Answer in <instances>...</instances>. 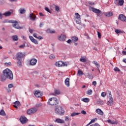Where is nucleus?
I'll use <instances>...</instances> for the list:
<instances>
[{
    "label": "nucleus",
    "instance_id": "10",
    "mask_svg": "<svg viewBox=\"0 0 126 126\" xmlns=\"http://www.w3.org/2000/svg\"><path fill=\"white\" fill-rule=\"evenodd\" d=\"M37 62H38V60L35 58L31 59L30 61V65H36Z\"/></svg>",
    "mask_w": 126,
    "mask_h": 126
},
{
    "label": "nucleus",
    "instance_id": "11",
    "mask_svg": "<svg viewBox=\"0 0 126 126\" xmlns=\"http://www.w3.org/2000/svg\"><path fill=\"white\" fill-rule=\"evenodd\" d=\"M20 121L22 124H26L28 122V119L26 117L22 116L20 118Z\"/></svg>",
    "mask_w": 126,
    "mask_h": 126
},
{
    "label": "nucleus",
    "instance_id": "46",
    "mask_svg": "<svg viewBox=\"0 0 126 126\" xmlns=\"http://www.w3.org/2000/svg\"><path fill=\"white\" fill-rule=\"evenodd\" d=\"M101 97H103V98H105V97H106V93L102 92L101 93Z\"/></svg>",
    "mask_w": 126,
    "mask_h": 126
},
{
    "label": "nucleus",
    "instance_id": "62",
    "mask_svg": "<svg viewBox=\"0 0 126 126\" xmlns=\"http://www.w3.org/2000/svg\"><path fill=\"white\" fill-rule=\"evenodd\" d=\"M67 43H68V44H70L71 43V39H68L67 41Z\"/></svg>",
    "mask_w": 126,
    "mask_h": 126
},
{
    "label": "nucleus",
    "instance_id": "36",
    "mask_svg": "<svg viewBox=\"0 0 126 126\" xmlns=\"http://www.w3.org/2000/svg\"><path fill=\"white\" fill-rule=\"evenodd\" d=\"M77 74H78V75H83V74H84L83 72L82 71L80 70H79L78 71Z\"/></svg>",
    "mask_w": 126,
    "mask_h": 126
},
{
    "label": "nucleus",
    "instance_id": "5",
    "mask_svg": "<svg viewBox=\"0 0 126 126\" xmlns=\"http://www.w3.org/2000/svg\"><path fill=\"white\" fill-rule=\"evenodd\" d=\"M9 23H13L12 24V26L14 27V28H16V29H21L22 28H20L19 25L18 24V22L16 21H9Z\"/></svg>",
    "mask_w": 126,
    "mask_h": 126
},
{
    "label": "nucleus",
    "instance_id": "48",
    "mask_svg": "<svg viewBox=\"0 0 126 126\" xmlns=\"http://www.w3.org/2000/svg\"><path fill=\"white\" fill-rule=\"evenodd\" d=\"M19 48H20V49H22L23 48H25V44H23V45H20L19 46Z\"/></svg>",
    "mask_w": 126,
    "mask_h": 126
},
{
    "label": "nucleus",
    "instance_id": "39",
    "mask_svg": "<svg viewBox=\"0 0 126 126\" xmlns=\"http://www.w3.org/2000/svg\"><path fill=\"white\" fill-rule=\"evenodd\" d=\"M93 91L91 90H88V91H87V94H88V95H91V94H92L93 93Z\"/></svg>",
    "mask_w": 126,
    "mask_h": 126
},
{
    "label": "nucleus",
    "instance_id": "20",
    "mask_svg": "<svg viewBox=\"0 0 126 126\" xmlns=\"http://www.w3.org/2000/svg\"><path fill=\"white\" fill-rule=\"evenodd\" d=\"M95 112L97 113V114L100 115V116H103L104 115V112H103L99 108H97Z\"/></svg>",
    "mask_w": 126,
    "mask_h": 126
},
{
    "label": "nucleus",
    "instance_id": "15",
    "mask_svg": "<svg viewBox=\"0 0 126 126\" xmlns=\"http://www.w3.org/2000/svg\"><path fill=\"white\" fill-rule=\"evenodd\" d=\"M29 39L31 40V42L32 43H34V44H35L36 45L38 44V41L37 40L35 39L33 36L30 35L29 36Z\"/></svg>",
    "mask_w": 126,
    "mask_h": 126
},
{
    "label": "nucleus",
    "instance_id": "21",
    "mask_svg": "<svg viewBox=\"0 0 126 126\" xmlns=\"http://www.w3.org/2000/svg\"><path fill=\"white\" fill-rule=\"evenodd\" d=\"M30 18L31 20H32V21H34V20L36 19V16H35V15H34V14L31 13L30 14Z\"/></svg>",
    "mask_w": 126,
    "mask_h": 126
},
{
    "label": "nucleus",
    "instance_id": "31",
    "mask_svg": "<svg viewBox=\"0 0 126 126\" xmlns=\"http://www.w3.org/2000/svg\"><path fill=\"white\" fill-rule=\"evenodd\" d=\"M81 101H83V102H85V103H88V102H89V98H82Z\"/></svg>",
    "mask_w": 126,
    "mask_h": 126
},
{
    "label": "nucleus",
    "instance_id": "42",
    "mask_svg": "<svg viewBox=\"0 0 126 126\" xmlns=\"http://www.w3.org/2000/svg\"><path fill=\"white\" fill-rule=\"evenodd\" d=\"M96 121H97V118H94L92 119L91 121H90V123L91 124H93V123H95V122H96Z\"/></svg>",
    "mask_w": 126,
    "mask_h": 126
},
{
    "label": "nucleus",
    "instance_id": "2",
    "mask_svg": "<svg viewBox=\"0 0 126 126\" xmlns=\"http://www.w3.org/2000/svg\"><path fill=\"white\" fill-rule=\"evenodd\" d=\"M64 110L63 108L61 106H56L55 109V112L57 115H59L60 116H63L64 115Z\"/></svg>",
    "mask_w": 126,
    "mask_h": 126
},
{
    "label": "nucleus",
    "instance_id": "57",
    "mask_svg": "<svg viewBox=\"0 0 126 126\" xmlns=\"http://www.w3.org/2000/svg\"><path fill=\"white\" fill-rule=\"evenodd\" d=\"M108 94L109 95V98H111V97H112V93L111 91H108Z\"/></svg>",
    "mask_w": 126,
    "mask_h": 126
},
{
    "label": "nucleus",
    "instance_id": "54",
    "mask_svg": "<svg viewBox=\"0 0 126 126\" xmlns=\"http://www.w3.org/2000/svg\"><path fill=\"white\" fill-rule=\"evenodd\" d=\"M65 121L66 122H68V121H69V118L68 116H65Z\"/></svg>",
    "mask_w": 126,
    "mask_h": 126
},
{
    "label": "nucleus",
    "instance_id": "3",
    "mask_svg": "<svg viewBox=\"0 0 126 126\" xmlns=\"http://www.w3.org/2000/svg\"><path fill=\"white\" fill-rule=\"evenodd\" d=\"M48 103L51 106H55V105H58L59 104V101L57 98L52 97L49 99Z\"/></svg>",
    "mask_w": 126,
    "mask_h": 126
},
{
    "label": "nucleus",
    "instance_id": "7",
    "mask_svg": "<svg viewBox=\"0 0 126 126\" xmlns=\"http://www.w3.org/2000/svg\"><path fill=\"white\" fill-rule=\"evenodd\" d=\"M24 57H25V55L22 52H19L16 55V59L17 61L22 60V59H23Z\"/></svg>",
    "mask_w": 126,
    "mask_h": 126
},
{
    "label": "nucleus",
    "instance_id": "27",
    "mask_svg": "<svg viewBox=\"0 0 126 126\" xmlns=\"http://www.w3.org/2000/svg\"><path fill=\"white\" fill-rule=\"evenodd\" d=\"M65 84L67 87H69V78H67L65 80Z\"/></svg>",
    "mask_w": 126,
    "mask_h": 126
},
{
    "label": "nucleus",
    "instance_id": "29",
    "mask_svg": "<svg viewBox=\"0 0 126 126\" xmlns=\"http://www.w3.org/2000/svg\"><path fill=\"white\" fill-rule=\"evenodd\" d=\"M13 41L14 42H16V41H18V36L17 35H13L12 36Z\"/></svg>",
    "mask_w": 126,
    "mask_h": 126
},
{
    "label": "nucleus",
    "instance_id": "9",
    "mask_svg": "<svg viewBox=\"0 0 126 126\" xmlns=\"http://www.w3.org/2000/svg\"><path fill=\"white\" fill-rule=\"evenodd\" d=\"M114 3L116 5H120V6H122V5H124V3L125 2V1L124 0H115Z\"/></svg>",
    "mask_w": 126,
    "mask_h": 126
},
{
    "label": "nucleus",
    "instance_id": "6",
    "mask_svg": "<svg viewBox=\"0 0 126 126\" xmlns=\"http://www.w3.org/2000/svg\"><path fill=\"white\" fill-rule=\"evenodd\" d=\"M90 10L93 11V12H94V13H96V14H97V16H99L98 14H99V13H101L102 12V11H101V10H100V9H96V8H95L93 7H91L90 8Z\"/></svg>",
    "mask_w": 126,
    "mask_h": 126
},
{
    "label": "nucleus",
    "instance_id": "26",
    "mask_svg": "<svg viewBox=\"0 0 126 126\" xmlns=\"http://www.w3.org/2000/svg\"><path fill=\"white\" fill-rule=\"evenodd\" d=\"M3 15H4L6 17H7L8 16H10L11 15V12L10 11H7L5 12L3 14Z\"/></svg>",
    "mask_w": 126,
    "mask_h": 126
},
{
    "label": "nucleus",
    "instance_id": "12",
    "mask_svg": "<svg viewBox=\"0 0 126 126\" xmlns=\"http://www.w3.org/2000/svg\"><path fill=\"white\" fill-rule=\"evenodd\" d=\"M119 19L121 20V21H123L124 22H126V17L124 14H120L119 16Z\"/></svg>",
    "mask_w": 126,
    "mask_h": 126
},
{
    "label": "nucleus",
    "instance_id": "14",
    "mask_svg": "<svg viewBox=\"0 0 126 126\" xmlns=\"http://www.w3.org/2000/svg\"><path fill=\"white\" fill-rule=\"evenodd\" d=\"M75 15L76 16V19H77L76 20V23L77 24H79V23H80V15H79V14H78V13H75ZM77 20H78V21H77Z\"/></svg>",
    "mask_w": 126,
    "mask_h": 126
},
{
    "label": "nucleus",
    "instance_id": "35",
    "mask_svg": "<svg viewBox=\"0 0 126 126\" xmlns=\"http://www.w3.org/2000/svg\"><path fill=\"white\" fill-rule=\"evenodd\" d=\"M88 78H89V79H93V75H92V74L91 73H88Z\"/></svg>",
    "mask_w": 126,
    "mask_h": 126
},
{
    "label": "nucleus",
    "instance_id": "4",
    "mask_svg": "<svg viewBox=\"0 0 126 126\" xmlns=\"http://www.w3.org/2000/svg\"><path fill=\"white\" fill-rule=\"evenodd\" d=\"M67 63L63 61H57L55 63V65L57 67H63V66H67Z\"/></svg>",
    "mask_w": 126,
    "mask_h": 126
},
{
    "label": "nucleus",
    "instance_id": "63",
    "mask_svg": "<svg viewBox=\"0 0 126 126\" xmlns=\"http://www.w3.org/2000/svg\"><path fill=\"white\" fill-rule=\"evenodd\" d=\"M22 39H23L24 40H26V39H27V38H26V36H24V35H22Z\"/></svg>",
    "mask_w": 126,
    "mask_h": 126
},
{
    "label": "nucleus",
    "instance_id": "34",
    "mask_svg": "<svg viewBox=\"0 0 126 126\" xmlns=\"http://www.w3.org/2000/svg\"><path fill=\"white\" fill-rule=\"evenodd\" d=\"M0 116H6V114H5V112H4V110H1V111H0Z\"/></svg>",
    "mask_w": 126,
    "mask_h": 126
},
{
    "label": "nucleus",
    "instance_id": "22",
    "mask_svg": "<svg viewBox=\"0 0 126 126\" xmlns=\"http://www.w3.org/2000/svg\"><path fill=\"white\" fill-rule=\"evenodd\" d=\"M19 12L20 13V14H24L25 12H26V10L24 8H20L19 10Z\"/></svg>",
    "mask_w": 126,
    "mask_h": 126
},
{
    "label": "nucleus",
    "instance_id": "16",
    "mask_svg": "<svg viewBox=\"0 0 126 126\" xmlns=\"http://www.w3.org/2000/svg\"><path fill=\"white\" fill-rule=\"evenodd\" d=\"M34 94L35 97H36L37 98H40V97H41V96H42V94L41 93V92H40V91H35Z\"/></svg>",
    "mask_w": 126,
    "mask_h": 126
},
{
    "label": "nucleus",
    "instance_id": "47",
    "mask_svg": "<svg viewBox=\"0 0 126 126\" xmlns=\"http://www.w3.org/2000/svg\"><path fill=\"white\" fill-rule=\"evenodd\" d=\"M5 65H6L7 66H9L11 65V63L10 62L5 63Z\"/></svg>",
    "mask_w": 126,
    "mask_h": 126
},
{
    "label": "nucleus",
    "instance_id": "64",
    "mask_svg": "<svg viewBox=\"0 0 126 126\" xmlns=\"http://www.w3.org/2000/svg\"><path fill=\"white\" fill-rule=\"evenodd\" d=\"M2 15H3V14H1V13H0V19H2Z\"/></svg>",
    "mask_w": 126,
    "mask_h": 126
},
{
    "label": "nucleus",
    "instance_id": "45",
    "mask_svg": "<svg viewBox=\"0 0 126 126\" xmlns=\"http://www.w3.org/2000/svg\"><path fill=\"white\" fill-rule=\"evenodd\" d=\"M114 70L115 71H118L119 72L121 71V70L118 67H115Z\"/></svg>",
    "mask_w": 126,
    "mask_h": 126
},
{
    "label": "nucleus",
    "instance_id": "49",
    "mask_svg": "<svg viewBox=\"0 0 126 126\" xmlns=\"http://www.w3.org/2000/svg\"><path fill=\"white\" fill-rule=\"evenodd\" d=\"M97 36H98V37L99 38V39H101V37L102 35L101 34V33H100V32H97Z\"/></svg>",
    "mask_w": 126,
    "mask_h": 126
},
{
    "label": "nucleus",
    "instance_id": "19",
    "mask_svg": "<svg viewBox=\"0 0 126 126\" xmlns=\"http://www.w3.org/2000/svg\"><path fill=\"white\" fill-rule=\"evenodd\" d=\"M55 122V123H58V124H64V120L60 118L56 119Z\"/></svg>",
    "mask_w": 126,
    "mask_h": 126
},
{
    "label": "nucleus",
    "instance_id": "37",
    "mask_svg": "<svg viewBox=\"0 0 126 126\" xmlns=\"http://www.w3.org/2000/svg\"><path fill=\"white\" fill-rule=\"evenodd\" d=\"M113 15V13L112 12H109L107 14H106V16H107V17H110L111 16H112Z\"/></svg>",
    "mask_w": 126,
    "mask_h": 126
},
{
    "label": "nucleus",
    "instance_id": "1",
    "mask_svg": "<svg viewBox=\"0 0 126 126\" xmlns=\"http://www.w3.org/2000/svg\"><path fill=\"white\" fill-rule=\"evenodd\" d=\"M2 73L8 79H9L10 80H12V79H13V73H12V71H11L10 69L6 68L3 70Z\"/></svg>",
    "mask_w": 126,
    "mask_h": 126
},
{
    "label": "nucleus",
    "instance_id": "51",
    "mask_svg": "<svg viewBox=\"0 0 126 126\" xmlns=\"http://www.w3.org/2000/svg\"><path fill=\"white\" fill-rule=\"evenodd\" d=\"M29 32L31 33V34H33V32H34V30L30 29V28H29Z\"/></svg>",
    "mask_w": 126,
    "mask_h": 126
},
{
    "label": "nucleus",
    "instance_id": "8",
    "mask_svg": "<svg viewBox=\"0 0 126 126\" xmlns=\"http://www.w3.org/2000/svg\"><path fill=\"white\" fill-rule=\"evenodd\" d=\"M37 109L36 108H33L27 110V113L28 115H32V114H35L37 112Z\"/></svg>",
    "mask_w": 126,
    "mask_h": 126
},
{
    "label": "nucleus",
    "instance_id": "43",
    "mask_svg": "<svg viewBox=\"0 0 126 126\" xmlns=\"http://www.w3.org/2000/svg\"><path fill=\"white\" fill-rule=\"evenodd\" d=\"M55 58V55L53 54H51L49 56V59H50V60H54Z\"/></svg>",
    "mask_w": 126,
    "mask_h": 126
},
{
    "label": "nucleus",
    "instance_id": "25",
    "mask_svg": "<svg viewBox=\"0 0 126 126\" xmlns=\"http://www.w3.org/2000/svg\"><path fill=\"white\" fill-rule=\"evenodd\" d=\"M71 39L72 41H73V42H74V43H75L76 42H77V41H78V37H77L76 36H72L71 37Z\"/></svg>",
    "mask_w": 126,
    "mask_h": 126
},
{
    "label": "nucleus",
    "instance_id": "28",
    "mask_svg": "<svg viewBox=\"0 0 126 126\" xmlns=\"http://www.w3.org/2000/svg\"><path fill=\"white\" fill-rule=\"evenodd\" d=\"M6 76H5V75H2L1 76V78H0V81L3 82L5 81V80H6Z\"/></svg>",
    "mask_w": 126,
    "mask_h": 126
},
{
    "label": "nucleus",
    "instance_id": "59",
    "mask_svg": "<svg viewBox=\"0 0 126 126\" xmlns=\"http://www.w3.org/2000/svg\"><path fill=\"white\" fill-rule=\"evenodd\" d=\"M33 37H34V38H36V39H37V38L38 37V36H37V33H34L33 34Z\"/></svg>",
    "mask_w": 126,
    "mask_h": 126
},
{
    "label": "nucleus",
    "instance_id": "23",
    "mask_svg": "<svg viewBox=\"0 0 126 126\" xmlns=\"http://www.w3.org/2000/svg\"><path fill=\"white\" fill-rule=\"evenodd\" d=\"M92 63H93L94 64V65H95V66L97 67V68H98L99 69V68H100V64H99V63H97V62L96 61H93L92 62Z\"/></svg>",
    "mask_w": 126,
    "mask_h": 126
},
{
    "label": "nucleus",
    "instance_id": "32",
    "mask_svg": "<svg viewBox=\"0 0 126 126\" xmlns=\"http://www.w3.org/2000/svg\"><path fill=\"white\" fill-rule=\"evenodd\" d=\"M47 33H50V34H53L54 33H56V32L55 31H52L50 29H48L46 31Z\"/></svg>",
    "mask_w": 126,
    "mask_h": 126
},
{
    "label": "nucleus",
    "instance_id": "50",
    "mask_svg": "<svg viewBox=\"0 0 126 126\" xmlns=\"http://www.w3.org/2000/svg\"><path fill=\"white\" fill-rule=\"evenodd\" d=\"M45 9L46 11H47V12H49V13H51V11L50 10V9H49V8L48 7H45Z\"/></svg>",
    "mask_w": 126,
    "mask_h": 126
},
{
    "label": "nucleus",
    "instance_id": "61",
    "mask_svg": "<svg viewBox=\"0 0 126 126\" xmlns=\"http://www.w3.org/2000/svg\"><path fill=\"white\" fill-rule=\"evenodd\" d=\"M122 54L124 56H126V51H122Z\"/></svg>",
    "mask_w": 126,
    "mask_h": 126
},
{
    "label": "nucleus",
    "instance_id": "30",
    "mask_svg": "<svg viewBox=\"0 0 126 126\" xmlns=\"http://www.w3.org/2000/svg\"><path fill=\"white\" fill-rule=\"evenodd\" d=\"M17 65L20 67H21V66H22V60H18Z\"/></svg>",
    "mask_w": 126,
    "mask_h": 126
},
{
    "label": "nucleus",
    "instance_id": "41",
    "mask_svg": "<svg viewBox=\"0 0 126 126\" xmlns=\"http://www.w3.org/2000/svg\"><path fill=\"white\" fill-rule=\"evenodd\" d=\"M77 115H79V113L73 112L72 114H71L70 116H71V117H74V116H76Z\"/></svg>",
    "mask_w": 126,
    "mask_h": 126
},
{
    "label": "nucleus",
    "instance_id": "24",
    "mask_svg": "<svg viewBox=\"0 0 126 126\" xmlns=\"http://www.w3.org/2000/svg\"><path fill=\"white\" fill-rule=\"evenodd\" d=\"M115 32L116 33V34H124V33H125V32L119 29L115 30Z\"/></svg>",
    "mask_w": 126,
    "mask_h": 126
},
{
    "label": "nucleus",
    "instance_id": "58",
    "mask_svg": "<svg viewBox=\"0 0 126 126\" xmlns=\"http://www.w3.org/2000/svg\"><path fill=\"white\" fill-rule=\"evenodd\" d=\"M36 39H38V40H43V37L42 36H38L37 37Z\"/></svg>",
    "mask_w": 126,
    "mask_h": 126
},
{
    "label": "nucleus",
    "instance_id": "38",
    "mask_svg": "<svg viewBox=\"0 0 126 126\" xmlns=\"http://www.w3.org/2000/svg\"><path fill=\"white\" fill-rule=\"evenodd\" d=\"M14 105H16V106H18V107H19L20 106V102L18 101H16L15 102H14Z\"/></svg>",
    "mask_w": 126,
    "mask_h": 126
},
{
    "label": "nucleus",
    "instance_id": "60",
    "mask_svg": "<svg viewBox=\"0 0 126 126\" xmlns=\"http://www.w3.org/2000/svg\"><path fill=\"white\" fill-rule=\"evenodd\" d=\"M12 87H13V86L12 85V84H10L8 85V88H12Z\"/></svg>",
    "mask_w": 126,
    "mask_h": 126
},
{
    "label": "nucleus",
    "instance_id": "52",
    "mask_svg": "<svg viewBox=\"0 0 126 126\" xmlns=\"http://www.w3.org/2000/svg\"><path fill=\"white\" fill-rule=\"evenodd\" d=\"M41 106H42V103H37L35 105V107H37V108Z\"/></svg>",
    "mask_w": 126,
    "mask_h": 126
},
{
    "label": "nucleus",
    "instance_id": "56",
    "mask_svg": "<svg viewBox=\"0 0 126 126\" xmlns=\"http://www.w3.org/2000/svg\"><path fill=\"white\" fill-rule=\"evenodd\" d=\"M81 114H83V115H86L87 113L86 111L83 110L81 111Z\"/></svg>",
    "mask_w": 126,
    "mask_h": 126
},
{
    "label": "nucleus",
    "instance_id": "53",
    "mask_svg": "<svg viewBox=\"0 0 126 126\" xmlns=\"http://www.w3.org/2000/svg\"><path fill=\"white\" fill-rule=\"evenodd\" d=\"M93 85L96 87V85H97V82H96V81H94L93 82Z\"/></svg>",
    "mask_w": 126,
    "mask_h": 126
},
{
    "label": "nucleus",
    "instance_id": "44",
    "mask_svg": "<svg viewBox=\"0 0 126 126\" xmlns=\"http://www.w3.org/2000/svg\"><path fill=\"white\" fill-rule=\"evenodd\" d=\"M80 62H82V63H84L85 62H86V59L84 58H81L80 59Z\"/></svg>",
    "mask_w": 126,
    "mask_h": 126
},
{
    "label": "nucleus",
    "instance_id": "33",
    "mask_svg": "<svg viewBox=\"0 0 126 126\" xmlns=\"http://www.w3.org/2000/svg\"><path fill=\"white\" fill-rule=\"evenodd\" d=\"M54 94L55 95H60V94H61V92L59 90H55Z\"/></svg>",
    "mask_w": 126,
    "mask_h": 126
},
{
    "label": "nucleus",
    "instance_id": "13",
    "mask_svg": "<svg viewBox=\"0 0 126 126\" xmlns=\"http://www.w3.org/2000/svg\"><path fill=\"white\" fill-rule=\"evenodd\" d=\"M107 105L108 106H113L114 105L112 97H109V100L107 102Z\"/></svg>",
    "mask_w": 126,
    "mask_h": 126
},
{
    "label": "nucleus",
    "instance_id": "18",
    "mask_svg": "<svg viewBox=\"0 0 126 126\" xmlns=\"http://www.w3.org/2000/svg\"><path fill=\"white\" fill-rule=\"evenodd\" d=\"M66 36L64 34H61L60 36H59V40L63 42V41H65Z\"/></svg>",
    "mask_w": 126,
    "mask_h": 126
},
{
    "label": "nucleus",
    "instance_id": "17",
    "mask_svg": "<svg viewBox=\"0 0 126 126\" xmlns=\"http://www.w3.org/2000/svg\"><path fill=\"white\" fill-rule=\"evenodd\" d=\"M107 123L108 124H111V125H118V121L117 120H107Z\"/></svg>",
    "mask_w": 126,
    "mask_h": 126
},
{
    "label": "nucleus",
    "instance_id": "40",
    "mask_svg": "<svg viewBox=\"0 0 126 126\" xmlns=\"http://www.w3.org/2000/svg\"><path fill=\"white\" fill-rule=\"evenodd\" d=\"M96 103L99 105H103V100H99L97 101H96Z\"/></svg>",
    "mask_w": 126,
    "mask_h": 126
},
{
    "label": "nucleus",
    "instance_id": "55",
    "mask_svg": "<svg viewBox=\"0 0 126 126\" xmlns=\"http://www.w3.org/2000/svg\"><path fill=\"white\" fill-rule=\"evenodd\" d=\"M55 10L56 11H59L60 10V7L58 6H55Z\"/></svg>",
    "mask_w": 126,
    "mask_h": 126
}]
</instances>
